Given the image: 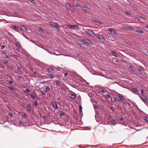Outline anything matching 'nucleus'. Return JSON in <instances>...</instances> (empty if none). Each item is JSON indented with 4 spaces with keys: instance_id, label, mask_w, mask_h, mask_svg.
<instances>
[{
    "instance_id": "19",
    "label": "nucleus",
    "mask_w": 148,
    "mask_h": 148,
    "mask_svg": "<svg viewBox=\"0 0 148 148\" xmlns=\"http://www.w3.org/2000/svg\"><path fill=\"white\" fill-rule=\"evenodd\" d=\"M21 28L22 30L23 31H25L26 29V28L25 26L23 25H21Z\"/></svg>"
},
{
    "instance_id": "27",
    "label": "nucleus",
    "mask_w": 148,
    "mask_h": 148,
    "mask_svg": "<svg viewBox=\"0 0 148 148\" xmlns=\"http://www.w3.org/2000/svg\"><path fill=\"white\" fill-rule=\"evenodd\" d=\"M74 6H76V7H79L80 8H81V6L79 5V4L78 3H76L74 5Z\"/></svg>"
},
{
    "instance_id": "1",
    "label": "nucleus",
    "mask_w": 148,
    "mask_h": 148,
    "mask_svg": "<svg viewBox=\"0 0 148 148\" xmlns=\"http://www.w3.org/2000/svg\"><path fill=\"white\" fill-rule=\"evenodd\" d=\"M49 24L51 26L55 28H57L58 31H60V28L59 27V26L57 23L53 22H51L49 23Z\"/></svg>"
},
{
    "instance_id": "36",
    "label": "nucleus",
    "mask_w": 148,
    "mask_h": 148,
    "mask_svg": "<svg viewBox=\"0 0 148 148\" xmlns=\"http://www.w3.org/2000/svg\"><path fill=\"white\" fill-rule=\"evenodd\" d=\"M82 107L81 106H79V112H81L82 111Z\"/></svg>"
},
{
    "instance_id": "56",
    "label": "nucleus",
    "mask_w": 148,
    "mask_h": 148,
    "mask_svg": "<svg viewBox=\"0 0 148 148\" xmlns=\"http://www.w3.org/2000/svg\"><path fill=\"white\" fill-rule=\"evenodd\" d=\"M6 58H9V56H8L6 55Z\"/></svg>"
},
{
    "instance_id": "25",
    "label": "nucleus",
    "mask_w": 148,
    "mask_h": 148,
    "mask_svg": "<svg viewBox=\"0 0 148 148\" xmlns=\"http://www.w3.org/2000/svg\"><path fill=\"white\" fill-rule=\"evenodd\" d=\"M99 90L100 92H105L104 90L103 89L101 88H99Z\"/></svg>"
},
{
    "instance_id": "7",
    "label": "nucleus",
    "mask_w": 148,
    "mask_h": 148,
    "mask_svg": "<svg viewBox=\"0 0 148 148\" xmlns=\"http://www.w3.org/2000/svg\"><path fill=\"white\" fill-rule=\"evenodd\" d=\"M96 35V37L99 38L101 42H103L104 41L105 39L101 35L97 34Z\"/></svg>"
},
{
    "instance_id": "12",
    "label": "nucleus",
    "mask_w": 148,
    "mask_h": 148,
    "mask_svg": "<svg viewBox=\"0 0 148 148\" xmlns=\"http://www.w3.org/2000/svg\"><path fill=\"white\" fill-rule=\"evenodd\" d=\"M52 104L53 105V107L55 109H57L58 108V105L54 101H53L52 102Z\"/></svg>"
},
{
    "instance_id": "9",
    "label": "nucleus",
    "mask_w": 148,
    "mask_h": 148,
    "mask_svg": "<svg viewBox=\"0 0 148 148\" xmlns=\"http://www.w3.org/2000/svg\"><path fill=\"white\" fill-rule=\"evenodd\" d=\"M109 31L110 32L111 34L113 36L115 35L116 34V32L115 30L113 29H110Z\"/></svg>"
},
{
    "instance_id": "18",
    "label": "nucleus",
    "mask_w": 148,
    "mask_h": 148,
    "mask_svg": "<svg viewBox=\"0 0 148 148\" xmlns=\"http://www.w3.org/2000/svg\"><path fill=\"white\" fill-rule=\"evenodd\" d=\"M15 45L16 47H21L20 43L18 42H16Z\"/></svg>"
},
{
    "instance_id": "57",
    "label": "nucleus",
    "mask_w": 148,
    "mask_h": 148,
    "mask_svg": "<svg viewBox=\"0 0 148 148\" xmlns=\"http://www.w3.org/2000/svg\"><path fill=\"white\" fill-rule=\"evenodd\" d=\"M33 42V43H34V44H35L36 45H37L38 46V45L36 43V42Z\"/></svg>"
},
{
    "instance_id": "8",
    "label": "nucleus",
    "mask_w": 148,
    "mask_h": 148,
    "mask_svg": "<svg viewBox=\"0 0 148 148\" xmlns=\"http://www.w3.org/2000/svg\"><path fill=\"white\" fill-rule=\"evenodd\" d=\"M82 40L88 45H90L92 44L91 41L87 39H83Z\"/></svg>"
},
{
    "instance_id": "47",
    "label": "nucleus",
    "mask_w": 148,
    "mask_h": 148,
    "mask_svg": "<svg viewBox=\"0 0 148 148\" xmlns=\"http://www.w3.org/2000/svg\"><path fill=\"white\" fill-rule=\"evenodd\" d=\"M64 75L65 77H66L68 75V73H64Z\"/></svg>"
},
{
    "instance_id": "14",
    "label": "nucleus",
    "mask_w": 148,
    "mask_h": 148,
    "mask_svg": "<svg viewBox=\"0 0 148 148\" xmlns=\"http://www.w3.org/2000/svg\"><path fill=\"white\" fill-rule=\"evenodd\" d=\"M26 108L27 110L28 111H30L31 108V105L30 104H28L27 105Z\"/></svg>"
},
{
    "instance_id": "48",
    "label": "nucleus",
    "mask_w": 148,
    "mask_h": 148,
    "mask_svg": "<svg viewBox=\"0 0 148 148\" xmlns=\"http://www.w3.org/2000/svg\"><path fill=\"white\" fill-rule=\"evenodd\" d=\"M16 50L18 51H19L20 49L21 48V47H16Z\"/></svg>"
},
{
    "instance_id": "37",
    "label": "nucleus",
    "mask_w": 148,
    "mask_h": 148,
    "mask_svg": "<svg viewBox=\"0 0 148 148\" xmlns=\"http://www.w3.org/2000/svg\"><path fill=\"white\" fill-rule=\"evenodd\" d=\"M24 91L25 92H30V90H29V89L28 88H27L25 90H24Z\"/></svg>"
},
{
    "instance_id": "24",
    "label": "nucleus",
    "mask_w": 148,
    "mask_h": 148,
    "mask_svg": "<svg viewBox=\"0 0 148 148\" xmlns=\"http://www.w3.org/2000/svg\"><path fill=\"white\" fill-rule=\"evenodd\" d=\"M111 101L113 102H116V100L114 97H112L111 98Z\"/></svg>"
},
{
    "instance_id": "17",
    "label": "nucleus",
    "mask_w": 148,
    "mask_h": 148,
    "mask_svg": "<svg viewBox=\"0 0 148 148\" xmlns=\"http://www.w3.org/2000/svg\"><path fill=\"white\" fill-rule=\"evenodd\" d=\"M79 28V27L77 25H73V29L75 30L78 29Z\"/></svg>"
},
{
    "instance_id": "58",
    "label": "nucleus",
    "mask_w": 148,
    "mask_h": 148,
    "mask_svg": "<svg viewBox=\"0 0 148 148\" xmlns=\"http://www.w3.org/2000/svg\"><path fill=\"white\" fill-rule=\"evenodd\" d=\"M146 27L148 29V25H146Z\"/></svg>"
},
{
    "instance_id": "16",
    "label": "nucleus",
    "mask_w": 148,
    "mask_h": 148,
    "mask_svg": "<svg viewBox=\"0 0 148 148\" xmlns=\"http://www.w3.org/2000/svg\"><path fill=\"white\" fill-rule=\"evenodd\" d=\"M137 19H138V20L140 22H141L142 23H143L144 20L143 18H142L140 17H138Z\"/></svg>"
},
{
    "instance_id": "34",
    "label": "nucleus",
    "mask_w": 148,
    "mask_h": 148,
    "mask_svg": "<svg viewBox=\"0 0 148 148\" xmlns=\"http://www.w3.org/2000/svg\"><path fill=\"white\" fill-rule=\"evenodd\" d=\"M33 105L36 106L38 104V102L36 101H34L33 102Z\"/></svg>"
},
{
    "instance_id": "11",
    "label": "nucleus",
    "mask_w": 148,
    "mask_h": 148,
    "mask_svg": "<svg viewBox=\"0 0 148 148\" xmlns=\"http://www.w3.org/2000/svg\"><path fill=\"white\" fill-rule=\"evenodd\" d=\"M83 10L85 11L86 13H88L89 12V9L86 6H84L82 7Z\"/></svg>"
},
{
    "instance_id": "54",
    "label": "nucleus",
    "mask_w": 148,
    "mask_h": 148,
    "mask_svg": "<svg viewBox=\"0 0 148 148\" xmlns=\"http://www.w3.org/2000/svg\"><path fill=\"white\" fill-rule=\"evenodd\" d=\"M9 114L10 116H12V114L11 113H9Z\"/></svg>"
},
{
    "instance_id": "33",
    "label": "nucleus",
    "mask_w": 148,
    "mask_h": 148,
    "mask_svg": "<svg viewBox=\"0 0 148 148\" xmlns=\"http://www.w3.org/2000/svg\"><path fill=\"white\" fill-rule=\"evenodd\" d=\"M138 71L139 72H141L142 71V68L141 67H139L137 69Z\"/></svg>"
},
{
    "instance_id": "29",
    "label": "nucleus",
    "mask_w": 148,
    "mask_h": 148,
    "mask_svg": "<svg viewBox=\"0 0 148 148\" xmlns=\"http://www.w3.org/2000/svg\"><path fill=\"white\" fill-rule=\"evenodd\" d=\"M140 92L142 94V96L145 95V93L143 90H140Z\"/></svg>"
},
{
    "instance_id": "55",
    "label": "nucleus",
    "mask_w": 148,
    "mask_h": 148,
    "mask_svg": "<svg viewBox=\"0 0 148 148\" xmlns=\"http://www.w3.org/2000/svg\"><path fill=\"white\" fill-rule=\"evenodd\" d=\"M4 63L5 64H7L8 63V61L7 60H5L4 61Z\"/></svg>"
},
{
    "instance_id": "22",
    "label": "nucleus",
    "mask_w": 148,
    "mask_h": 148,
    "mask_svg": "<svg viewBox=\"0 0 148 148\" xmlns=\"http://www.w3.org/2000/svg\"><path fill=\"white\" fill-rule=\"evenodd\" d=\"M12 28L13 29L15 30L16 31H18V28L17 27L16 25H14L12 26Z\"/></svg>"
},
{
    "instance_id": "10",
    "label": "nucleus",
    "mask_w": 148,
    "mask_h": 148,
    "mask_svg": "<svg viewBox=\"0 0 148 148\" xmlns=\"http://www.w3.org/2000/svg\"><path fill=\"white\" fill-rule=\"evenodd\" d=\"M66 7V9L67 10H71V9L72 6L68 2L66 3H65Z\"/></svg>"
},
{
    "instance_id": "31",
    "label": "nucleus",
    "mask_w": 148,
    "mask_h": 148,
    "mask_svg": "<svg viewBox=\"0 0 148 148\" xmlns=\"http://www.w3.org/2000/svg\"><path fill=\"white\" fill-rule=\"evenodd\" d=\"M8 88L9 89L13 91L14 90V88L12 87L9 86H8Z\"/></svg>"
},
{
    "instance_id": "51",
    "label": "nucleus",
    "mask_w": 148,
    "mask_h": 148,
    "mask_svg": "<svg viewBox=\"0 0 148 148\" xmlns=\"http://www.w3.org/2000/svg\"><path fill=\"white\" fill-rule=\"evenodd\" d=\"M53 76V75L52 74H51L49 75V77H50V78H52Z\"/></svg>"
},
{
    "instance_id": "5",
    "label": "nucleus",
    "mask_w": 148,
    "mask_h": 148,
    "mask_svg": "<svg viewBox=\"0 0 148 148\" xmlns=\"http://www.w3.org/2000/svg\"><path fill=\"white\" fill-rule=\"evenodd\" d=\"M123 27L125 29H128L130 31H133V28L128 25H123Z\"/></svg>"
},
{
    "instance_id": "46",
    "label": "nucleus",
    "mask_w": 148,
    "mask_h": 148,
    "mask_svg": "<svg viewBox=\"0 0 148 148\" xmlns=\"http://www.w3.org/2000/svg\"><path fill=\"white\" fill-rule=\"evenodd\" d=\"M125 13L126 14L128 15H130L131 13L127 11L125 12Z\"/></svg>"
},
{
    "instance_id": "28",
    "label": "nucleus",
    "mask_w": 148,
    "mask_h": 148,
    "mask_svg": "<svg viewBox=\"0 0 148 148\" xmlns=\"http://www.w3.org/2000/svg\"><path fill=\"white\" fill-rule=\"evenodd\" d=\"M115 122L116 121L114 119L111 122L112 124L113 125H114L116 124Z\"/></svg>"
},
{
    "instance_id": "3",
    "label": "nucleus",
    "mask_w": 148,
    "mask_h": 148,
    "mask_svg": "<svg viewBox=\"0 0 148 148\" xmlns=\"http://www.w3.org/2000/svg\"><path fill=\"white\" fill-rule=\"evenodd\" d=\"M86 32L88 34L92 37H94L95 35V34L94 32L89 29H86Z\"/></svg>"
},
{
    "instance_id": "32",
    "label": "nucleus",
    "mask_w": 148,
    "mask_h": 148,
    "mask_svg": "<svg viewBox=\"0 0 148 148\" xmlns=\"http://www.w3.org/2000/svg\"><path fill=\"white\" fill-rule=\"evenodd\" d=\"M57 85H59L60 84V82L58 80L56 81Z\"/></svg>"
},
{
    "instance_id": "35",
    "label": "nucleus",
    "mask_w": 148,
    "mask_h": 148,
    "mask_svg": "<svg viewBox=\"0 0 148 148\" xmlns=\"http://www.w3.org/2000/svg\"><path fill=\"white\" fill-rule=\"evenodd\" d=\"M46 89L47 91H49L50 90V87L49 86H47L46 88Z\"/></svg>"
},
{
    "instance_id": "20",
    "label": "nucleus",
    "mask_w": 148,
    "mask_h": 148,
    "mask_svg": "<svg viewBox=\"0 0 148 148\" xmlns=\"http://www.w3.org/2000/svg\"><path fill=\"white\" fill-rule=\"evenodd\" d=\"M67 26L68 27L71 29H73V25H67Z\"/></svg>"
},
{
    "instance_id": "50",
    "label": "nucleus",
    "mask_w": 148,
    "mask_h": 148,
    "mask_svg": "<svg viewBox=\"0 0 148 148\" xmlns=\"http://www.w3.org/2000/svg\"><path fill=\"white\" fill-rule=\"evenodd\" d=\"M30 1L33 3H34L35 2V1L34 0H30Z\"/></svg>"
},
{
    "instance_id": "15",
    "label": "nucleus",
    "mask_w": 148,
    "mask_h": 148,
    "mask_svg": "<svg viewBox=\"0 0 148 148\" xmlns=\"http://www.w3.org/2000/svg\"><path fill=\"white\" fill-rule=\"evenodd\" d=\"M47 70L48 72L49 73H52L53 71L52 68L50 66L48 67Z\"/></svg>"
},
{
    "instance_id": "52",
    "label": "nucleus",
    "mask_w": 148,
    "mask_h": 148,
    "mask_svg": "<svg viewBox=\"0 0 148 148\" xmlns=\"http://www.w3.org/2000/svg\"><path fill=\"white\" fill-rule=\"evenodd\" d=\"M120 120L121 121H122L124 120V118L123 117H121L120 118Z\"/></svg>"
},
{
    "instance_id": "43",
    "label": "nucleus",
    "mask_w": 148,
    "mask_h": 148,
    "mask_svg": "<svg viewBox=\"0 0 148 148\" xmlns=\"http://www.w3.org/2000/svg\"><path fill=\"white\" fill-rule=\"evenodd\" d=\"M144 120L148 122V117H145V118Z\"/></svg>"
},
{
    "instance_id": "13",
    "label": "nucleus",
    "mask_w": 148,
    "mask_h": 148,
    "mask_svg": "<svg viewBox=\"0 0 148 148\" xmlns=\"http://www.w3.org/2000/svg\"><path fill=\"white\" fill-rule=\"evenodd\" d=\"M141 98L145 103L147 101V98L145 95L142 96Z\"/></svg>"
},
{
    "instance_id": "60",
    "label": "nucleus",
    "mask_w": 148,
    "mask_h": 148,
    "mask_svg": "<svg viewBox=\"0 0 148 148\" xmlns=\"http://www.w3.org/2000/svg\"><path fill=\"white\" fill-rule=\"evenodd\" d=\"M20 68H20V67H18V69H20Z\"/></svg>"
},
{
    "instance_id": "59",
    "label": "nucleus",
    "mask_w": 148,
    "mask_h": 148,
    "mask_svg": "<svg viewBox=\"0 0 148 148\" xmlns=\"http://www.w3.org/2000/svg\"><path fill=\"white\" fill-rule=\"evenodd\" d=\"M95 108H97L98 107V106H95Z\"/></svg>"
},
{
    "instance_id": "41",
    "label": "nucleus",
    "mask_w": 148,
    "mask_h": 148,
    "mask_svg": "<svg viewBox=\"0 0 148 148\" xmlns=\"http://www.w3.org/2000/svg\"><path fill=\"white\" fill-rule=\"evenodd\" d=\"M30 96H31V97L32 98H34L35 97L34 95L33 94H31L30 95Z\"/></svg>"
},
{
    "instance_id": "30",
    "label": "nucleus",
    "mask_w": 148,
    "mask_h": 148,
    "mask_svg": "<svg viewBox=\"0 0 148 148\" xmlns=\"http://www.w3.org/2000/svg\"><path fill=\"white\" fill-rule=\"evenodd\" d=\"M39 31L40 33H43V29L41 27H40L39 29Z\"/></svg>"
},
{
    "instance_id": "2",
    "label": "nucleus",
    "mask_w": 148,
    "mask_h": 148,
    "mask_svg": "<svg viewBox=\"0 0 148 148\" xmlns=\"http://www.w3.org/2000/svg\"><path fill=\"white\" fill-rule=\"evenodd\" d=\"M116 97L118 100L120 102H122L123 100L124 99V97L121 94H118L117 95Z\"/></svg>"
},
{
    "instance_id": "42",
    "label": "nucleus",
    "mask_w": 148,
    "mask_h": 148,
    "mask_svg": "<svg viewBox=\"0 0 148 148\" xmlns=\"http://www.w3.org/2000/svg\"><path fill=\"white\" fill-rule=\"evenodd\" d=\"M8 82L10 84H12L13 83V82L12 80H8Z\"/></svg>"
},
{
    "instance_id": "26",
    "label": "nucleus",
    "mask_w": 148,
    "mask_h": 148,
    "mask_svg": "<svg viewBox=\"0 0 148 148\" xmlns=\"http://www.w3.org/2000/svg\"><path fill=\"white\" fill-rule=\"evenodd\" d=\"M132 91L133 92H135L137 91V89L135 88H132L131 89Z\"/></svg>"
},
{
    "instance_id": "23",
    "label": "nucleus",
    "mask_w": 148,
    "mask_h": 148,
    "mask_svg": "<svg viewBox=\"0 0 148 148\" xmlns=\"http://www.w3.org/2000/svg\"><path fill=\"white\" fill-rule=\"evenodd\" d=\"M112 53L114 56L115 57H117V55L116 53L114 51H112Z\"/></svg>"
},
{
    "instance_id": "45",
    "label": "nucleus",
    "mask_w": 148,
    "mask_h": 148,
    "mask_svg": "<svg viewBox=\"0 0 148 148\" xmlns=\"http://www.w3.org/2000/svg\"><path fill=\"white\" fill-rule=\"evenodd\" d=\"M23 116L24 118H26L27 116L26 114L25 113H23Z\"/></svg>"
},
{
    "instance_id": "61",
    "label": "nucleus",
    "mask_w": 148,
    "mask_h": 148,
    "mask_svg": "<svg viewBox=\"0 0 148 148\" xmlns=\"http://www.w3.org/2000/svg\"><path fill=\"white\" fill-rule=\"evenodd\" d=\"M34 73H36V71H34Z\"/></svg>"
},
{
    "instance_id": "38",
    "label": "nucleus",
    "mask_w": 148,
    "mask_h": 148,
    "mask_svg": "<svg viewBox=\"0 0 148 148\" xmlns=\"http://www.w3.org/2000/svg\"><path fill=\"white\" fill-rule=\"evenodd\" d=\"M105 97L106 98H110V95L108 94L106 95Z\"/></svg>"
},
{
    "instance_id": "4",
    "label": "nucleus",
    "mask_w": 148,
    "mask_h": 148,
    "mask_svg": "<svg viewBox=\"0 0 148 148\" xmlns=\"http://www.w3.org/2000/svg\"><path fill=\"white\" fill-rule=\"evenodd\" d=\"M133 31L136 32L137 33L142 34L143 33V31L138 27H135L133 28Z\"/></svg>"
},
{
    "instance_id": "40",
    "label": "nucleus",
    "mask_w": 148,
    "mask_h": 148,
    "mask_svg": "<svg viewBox=\"0 0 148 148\" xmlns=\"http://www.w3.org/2000/svg\"><path fill=\"white\" fill-rule=\"evenodd\" d=\"M46 91L45 90H44L42 92V93L43 95H45L46 93Z\"/></svg>"
},
{
    "instance_id": "53",
    "label": "nucleus",
    "mask_w": 148,
    "mask_h": 148,
    "mask_svg": "<svg viewBox=\"0 0 148 148\" xmlns=\"http://www.w3.org/2000/svg\"><path fill=\"white\" fill-rule=\"evenodd\" d=\"M5 47V46L4 45H2L1 46V48L2 49H3Z\"/></svg>"
},
{
    "instance_id": "44",
    "label": "nucleus",
    "mask_w": 148,
    "mask_h": 148,
    "mask_svg": "<svg viewBox=\"0 0 148 148\" xmlns=\"http://www.w3.org/2000/svg\"><path fill=\"white\" fill-rule=\"evenodd\" d=\"M95 21L97 23H101V21H99V20H98L97 21V20H95Z\"/></svg>"
},
{
    "instance_id": "62",
    "label": "nucleus",
    "mask_w": 148,
    "mask_h": 148,
    "mask_svg": "<svg viewBox=\"0 0 148 148\" xmlns=\"http://www.w3.org/2000/svg\"><path fill=\"white\" fill-rule=\"evenodd\" d=\"M19 123L20 124H21V122H19Z\"/></svg>"
},
{
    "instance_id": "21",
    "label": "nucleus",
    "mask_w": 148,
    "mask_h": 148,
    "mask_svg": "<svg viewBox=\"0 0 148 148\" xmlns=\"http://www.w3.org/2000/svg\"><path fill=\"white\" fill-rule=\"evenodd\" d=\"M76 97V95L75 94H71L70 95V97L73 99H75Z\"/></svg>"
},
{
    "instance_id": "6",
    "label": "nucleus",
    "mask_w": 148,
    "mask_h": 148,
    "mask_svg": "<svg viewBox=\"0 0 148 148\" xmlns=\"http://www.w3.org/2000/svg\"><path fill=\"white\" fill-rule=\"evenodd\" d=\"M78 43L82 47L85 48H86V45L83 41L79 40L78 41Z\"/></svg>"
},
{
    "instance_id": "39",
    "label": "nucleus",
    "mask_w": 148,
    "mask_h": 148,
    "mask_svg": "<svg viewBox=\"0 0 148 148\" xmlns=\"http://www.w3.org/2000/svg\"><path fill=\"white\" fill-rule=\"evenodd\" d=\"M60 114L61 116H62L64 115V112H60Z\"/></svg>"
},
{
    "instance_id": "49",
    "label": "nucleus",
    "mask_w": 148,
    "mask_h": 148,
    "mask_svg": "<svg viewBox=\"0 0 148 148\" xmlns=\"http://www.w3.org/2000/svg\"><path fill=\"white\" fill-rule=\"evenodd\" d=\"M129 67L131 69H133L134 68V66L132 65H131L129 66Z\"/></svg>"
}]
</instances>
